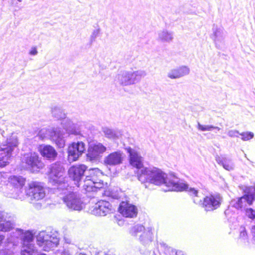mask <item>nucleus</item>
<instances>
[{
    "label": "nucleus",
    "mask_w": 255,
    "mask_h": 255,
    "mask_svg": "<svg viewBox=\"0 0 255 255\" xmlns=\"http://www.w3.org/2000/svg\"><path fill=\"white\" fill-rule=\"evenodd\" d=\"M138 179L146 186V184H152L157 186L165 185L171 190L182 191L188 189L185 183L175 182L161 169L153 167L149 169L145 167L137 174Z\"/></svg>",
    "instance_id": "nucleus-1"
},
{
    "label": "nucleus",
    "mask_w": 255,
    "mask_h": 255,
    "mask_svg": "<svg viewBox=\"0 0 255 255\" xmlns=\"http://www.w3.org/2000/svg\"><path fill=\"white\" fill-rule=\"evenodd\" d=\"M21 165L24 169L32 173H37L45 166L41 158L35 152L24 153L21 160Z\"/></svg>",
    "instance_id": "nucleus-2"
},
{
    "label": "nucleus",
    "mask_w": 255,
    "mask_h": 255,
    "mask_svg": "<svg viewBox=\"0 0 255 255\" xmlns=\"http://www.w3.org/2000/svg\"><path fill=\"white\" fill-rule=\"evenodd\" d=\"M25 194L32 202H37L43 199L46 196L44 184L38 181H30L25 189Z\"/></svg>",
    "instance_id": "nucleus-3"
},
{
    "label": "nucleus",
    "mask_w": 255,
    "mask_h": 255,
    "mask_svg": "<svg viewBox=\"0 0 255 255\" xmlns=\"http://www.w3.org/2000/svg\"><path fill=\"white\" fill-rule=\"evenodd\" d=\"M17 146L15 139H7L4 144H0V151H3L0 154V168H3L9 164L8 158L11 156L14 148Z\"/></svg>",
    "instance_id": "nucleus-4"
},
{
    "label": "nucleus",
    "mask_w": 255,
    "mask_h": 255,
    "mask_svg": "<svg viewBox=\"0 0 255 255\" xmlns=\"http://www.w3.org/2000/svg\"><path fill=\"white\" fill-rule=\"evenodd\" d=\"M244 193L241 197L237 198L234 203V207L237 209L246 208L248 206L252 205L255 200V193L253 192L252 187H246L243 189Z\"/></svg>",
    "instance_id": "nucleus-5"
},
{
    "label": "nucleus",
    "mask_w": 255,
    "mask_h": 255,
    "mask_svg": "<svg viewBox=\"0 0 255 255\" xmlns=\"http://www.w3.org/2000/svg\"><path fill=\"white\" fill-rule=\"evenodd\" d=\"M222 200L219 194H211L203 198L201 205L206 212L213 211L220 207Z\"/></svg>",
    "instance_id": "nucleus-6"
},
{
    "label": "nucleus",
    "mask_w": 255,
    "mask_h": 255,
    "mask_svg": "<svg viewBox=\"0 0 255 255\" xmlns=\"http://www.w3.org/2000/svg\"><path fill=\"white\" fill-rule=\"evenodd\" d=\"M86 147L82 141L73 142L69 145L68 148V157L71 161H75L85 152Z\"/></svg>",
    "instance_id": "nucleus-7"
},
{
    "label": "nucleus",
    "mask_w": 255,
    "mask_h": 255,
    "mask_svg": "<svg viewBox=\"0 0 255 255\" xmlns=\"http://www.w3.org/2000/svg\"><path fill=\"white\" fill-rule=\"evenodd\" d=\"M113 210L112 205L108 201L101 200L98 201L91 210L93 215L97 216H105Z\"/></svg>",
    "instance_id": "nucleus-8"
},
{
    "label": "nucleus",
    "mask_w": 255,
    "mask_h": 255,
    "mask_svg": "<svg viewBox=\"0 0 255 255\" xmlns=\"http://www.w3.org/2000/svg\"><path fill=\"white\" fill-rule=\"evenodd\" d=\"M87 169L84 164H75L71 166L68 170L69 177L79 184Z\"/></svg>",
    "instance_id": "nucleus-9"
},
{
    "label": "nucleus",
    "mask_w": 255,
    "mask_h": 255,
    "mask_svg": "<svg viewBox=\"0 0 255 255\" xmlns=\"http://www.w3.org/2000/svg\"><path fill=\"white\" fill-rule=\"evenodd\" d=\"M63 200L66 206L72 210L80 211L82 209V202L80 198L74 192L66 194Z\"/></svg>",
    "instance_id": "nucleus-10"
},
{
    "label": "nucleus",
    "mask_w": 255,
    "mask_h": 255,
    "mask_svg": "<svg viewBox=\"0 0 255 255\" xmlns=\"http://www.w3.org/2000/svg\"><path fill=\"white\" fill-rule=\"evenodd\" d=\"M64 168L57 162L50 165L47 175L50 182L53 183L59 182L64 173Z\"/></svg>",
    "instance_id": "nucleus-11"
},
{
    "label": "nucleus",
    "mask_w": 255,
    "mask_h": 255,
    "mask_svg": "<svg viewBox=\"0 0 255 255\" xmlns=\"http://www.w3.org/2000/svg\"><path fill=\"white\" fill-rule=\"evenodd\" d=\"M118 210L125 218H132L135 217L137 214V209L136 206L128 201H122Z\"/></svg>",
    "instance_id": "nucleus-12"
},
{
    "label": "nucleus",
    "mask_w": 255,
    "mask_h": 255,
    "mask_svg": "<svg viewBox=\"0 0 255 255\" xmlns=\"http://www.w3.org/2000/svg\"><path fill=\"white\" fill-rule=\"evenodd\" d=\"M38 151L44 158L54 161L57 157L58 153L55 148L49 144H40L38 147Z\"/></svg>",
    "instance_id": "nucleus-13"
},
{
    "label": "nucleus",
    "mask_w": 255,
    "mask_h": 255,
    "mask_svg": "<svg viewBox=\"0 0 255 255\" xmlns=\"http://www.w3.org/2000/svg\"><path fill=\"white\" fill-rule=\"evenodd\" d=\"M106 147L101 143L90 145L86 154L87 158L90 161H93L99 157L100 154L104 152Z\"/></svg>",
    "instance_id": "nucleus-14"
},
{
    "label": "nucleus",
    "mask_w": 255,
    "mask_h": 255,
    "mask_svg": "<svg viewBox=\"0 0 255 255\" xmlns=\"http://www.w3.org/2000/svg\"><path fill=\"white\" fill-rule=\"evenodd\" d=\"M102 175V172L98 168H91L88 170V174L86 176L84 180L83 188H91L89 186L91 184H93L94 181L99 180V178Z\"/></svg>",
    "instance_id": "nucleus-15"
},
{
    "label": "nucleus",
    "mask_w": 255,
    "mask_h": 255,
    "mask_svg": "<svg viewBox=\"0 0 255 255\" xmlns=\"http://www.w3.org/2000/svg\"><path fill=\"white\" fill-rule=\"evenodd\" d=\"M127 152L129 153V163L133 167L137 169H141L143 167L142 158L137 152L134 151L131 147L126 148Z\"/></svg>",
    "instance_id": "nucleus-16"
},
{
    "label": "nucleus",
    "mask_w": 255,
    "mask_h": 255,
    "mask_svg": "<svg viewBox=\"0 0 255 255\" xmlns=\"http://www.w3.org/2000/svg\"><path fill=\"white\" fill-rule=\"evenodd\" d=\"M123 157L120 151H114L108 155L104 159V163L107 165L115 166L122 163Z\"/></svg>",
    "instance_id": "nucleus-17"
},
{
    "label": "nucleus",
    "mask_w": 255,
    "mask_h": 255,
    "mask_svg": "<svg viewBox=\"0 0 255 255\" xmlns=\"http://www.w3.org/2000/svg\"><path fill=\"white\" fill-rule=\"evenodd\" d=\"M137 76L135 72H126L119 76V79L121 85L126 86L134 84Z\"/></svg>",
    "instance_id": "nucleus-18"
},
{
    "label": "nucleus",
    "mask_w": 255,
    "mask_h": 255,
    "mask_svg": "<svg viewBox=\"0 0 255 255\" xmlns=\"http://www.w3.org/2000/svg\"><path fill=\"white\" fill-rule=\"evenodd\" d=\"M189 72L188 68L186 66H182L172 70L168 74V77L171 79H176L188 74Z\"/></svg>",
    "instance_id": "nucleus-19"
},
{
    "label": "nucleus",
    "mask_w": 255,
    "mask_h": 255,
    "mask_svg": "<svg viewBox=\"0 0 255 255\" xmlns=\"http://www.w3.org/2000/svg\"><path fill=\"white\" fill-rule=\"evenodd\" d=\"M143 231V234L140 236L141 241L147 240L151 241L153 239V233L150 229L145 230L142 226H138L134 228V233L136 234L138 232Z\"/></svg>",
    "instance_id": "nucleus-20"
},
{
    "label": "nucleus",
    "mask_w": 255,
    "mask_h": 255,
    "mask_svg": "<svg viewBox=\"0 0 255 255\" xmlns=\"http://www.w3.org/2000/svg\"><path fill=\"white\" fill-rule=\"evenodd\" d=\"M89 186L91 187V189L89 188L83 189L86 193L96 192L98 189H105L108 187V183H104L103 181L99 180L94 181L93 184H91Z\"/></svg>",
    "instance_id": "nucleus-21"
},
{
    "label": "nucleus",
    "mask_w": 255,
    "mask_h": 255,
    "mask_svg": "<svg viewBox=\"0 0 255 255\" xmlns=\"http://www.w3.org/2000/svg\"><path fill=\"white\" fill-rule=\"evenodd\" d=\"M26 179L22 176H11L9 178L10 185L14 188H22L25 183Z\"/></svg>",
    "instance_id": "nucleus-22"
},
{
    "label": "nucleus",
    "mask_w": 255,
    "mask_h": 255,
    "mask_svg": "<svg viewBox=\"0 0 255 255\" xmlns=\"http://www.w3.org/2000/svg\"><path fill=\"white\" fill-rule=\"evenodd\" d=\"M59 243V240L58 238L52 236H48L46 245L44 246V251H48L51 249L58 246Z\"/></svg>",
    "instance_id": "nucleus-23"
},
{
    "label": "nucleus",
    "mask_w": 255,
    "mask_h": 255,
    "mask_svg": "<svg viewBox=\"0 0 255 255\" xmlns=\"http://www.w3.org/2000/svg\"><path fill=\"white\" fill-rule=\"evenodd\" d=\"M48 236V235L39 234L37 237V244L39 246L42 247L43 250H44V246L46 245V241H47Z\"/></svg>",
    "instance_id": "nucleus-24"
},
{
    "label": "nucleus",
    "mask_w": 255,
    "mask_h": 255,
    "mask_svg": "<svg viewBox=\"0 0 255 255\" xmlns=\"http://www.w3.org/2000/svg\"><path fill=\"white\" fill-rule=\"evenodd\" d=\"M216 161L217 162L222 164L224 168L227 170H230L233 169V166L229 161L225 158H221L220 157H217Z\"/></svg>",
    "instance_id": "nucleus-25"
},
{
    "label": "nucleus",
    "mask_w": 255,
    "mask_h": 255,
    "mask_svg": "<svg viewBox=\"0 0 255 255\" xmlns=\"http://www.w3.org/2000/svg\"><path fill=\"white\" fill-rule=\"evenodd\" d=\"M238 239L241 241L248 239V231L244 226H241L240 228Z\"/></svg>",
    "instance_id": "nucleus-26"
},
{
    "label": "nucleus",
    "mask_w": 255,
    "mask_h": 255,
    "mask_svg": "<svg viewBox=\"0 0 255 255\" xmlns=\"http://www.w3.org/2000/svg\"><path fill=\"white\" fill-rule=\"evenodd\" d=\"M34 239V236L32 232L26 231L24 232L22 238L23 244L29 243L33 241Z\"/></svg>",
    "instance_id": "nucleus-27"
},
{
    "label": "nucleus",
    "mask_w": 255,
    "mask_h": 255,
    "mask_svg": "<svg viewBox=\"0 0 255 255\" xmlns=\"http://www.w3.org/2000/svg\"><path fill=\"white\" fill-rule=\"evenodd\" d=\"M13 228L12 224L10 221H6L0 224V231L6 232L10 231Z\"/></svg>",
    "instance_id": "nucleus-28"
},
{
    "label": "nucleus",
    "mask_w": 255,
    "mask_h": 255,
    "mask_svg": "<svg viewBox=\"0 0 255 255\" xmlns=\"http://www.w3.org/2000/svg\"><path fill=\"white\" fill-rule=\"evenodd\" d=\"M241 139L244 141L250 140L254 137V134L251 131L243 132L240 133Z\"/></svg>",
    "instance_id": "nucleus-29"
},
{
    "label": "nucleus",
    "mask_w": 255,
    "mask_h": 255,
    "mask_svg": "<svg viewBox=\"0 0 255 255\" xmlns=\"http://www.w3.org/2000/svg\"><path fill=\"white\" fill-rule=\"evenodd\" d=\"M198 128L201 131H210L214 129H217L218 130L220 129L218 127L213 126H204L200 124L199 123L198 124Z\"/></svg>",
    "instance_id": "nucleus-30"
},
{
    "label": "nucleus",
    "mask_w": 255,
    "mask_h": 255,
    "mask_svg": "<svg viewBox=\"0 0 255 255\" xmlns=\"http://www.w3.org/2000/svg\"><path fill=\"white\" fill-rule=\"evenodd\" d=\"M246 215L252 220L255 219V210L252 208H248L246 210Z\"/></svg>",
    "instance_id": "nucleus-31"
},
{
    "label": "nucleus",
    "mask_w": 255,
    "mask_h": 255,
    "mask_svg": "<svg viewBox=\"0 0 255 255\" xmlns=\"http://www.w3.org/2000/svg\"><path fill=\"white\" fill-rule=\"evenodd\" d=\"M103 195L104 196L110 197L113 199H116L117 198L116 195L114 194V193L111 191L110 189H106L103 193Z\"/></svg>",
    "instance_id": "nucleus-32"
},
{
    "label": "nucleus",
    "mask_w": 255,
    "mask_h": 255,
    "mask_svg": "<svg viewBox=\"0 0 255 255\" xmlns=\"http://www.w3.org/2000/svg\"><path fill=\"white\" fill-rule=\"evenodd\" d=\"M250 234L252 237V242L255 246V224L252 226L250 228Z\"/></svg>",
    "instance_id": "nucleus-33"
},
{
    "label": "nucleus",
    "mask_w": 255,
    "mask_h": 255,
    "mask_svg": "<svg viewBox=\"0 0 255 255\" xmlns=\"http://www.w3.org/2000/svg\"><path fill=\"white\" fill-rule=\"evenodd\" d=\"M161 40L163 41H168L172 38L171 34L168 32H163L161 37Z\"/></svg>",
    "instance_id": "nucleus-34"
},
{
    "label": "nucleus",
    "mask_w": 255,
    "mask_h": 255,
    "mask_svg": "<svg viewBox=\"0 0 255 255\" xmlns=\"http://www.w3.org/2000/svg\"><path fill=\"white\" fill-rule=\"evenodd\" d=\"M23 255H46L43 253H38L37 251L32 250L30 251H24Z\"/></svg>",
    "instance_id": "nucleus-35"
},
{
    "label": "nucleus",
    "mask_w": 255,
    "mask_h": 255,
    "mask_svg": "<svg viewBox=\"0 0 255 255\" xmlns=\"http://www.w3.org/2000/svg\"><path fill=\"white\" fill-rule=\"evenodd\" d=\"M189 194L190 196L193 197H197L198 191L195 188H190L188 190Z\"/></svg>",
    "instance_id": "nucleus-36"
},
{
    "label": "nucleus",
    "mask_w": 255,
    "mask_h": 255,
    "mask_svg": "<svg viewBox=\"0 0 255 255\" xmlns=\"http://www.w3.org/2000/svg\"><path fill=\"white\" fill-rule=\"evenodd\" d=\"M37 53V49L36 47H33L29 51V54L32 55H35Z\"/></svg>",
    "instance_id": "nucleus-37"
},
{
    "label": "nucleus",
    "mask_w": 255,
    "mask_h": 255,
    "mask_svg": "<svg viewBox=\"0 0 255 255\" xmlns=\"http://www.w3.org/2000/svg\"><path fill=\"white\" fill-rule=\"evenodd\" d=\"M4 220V215L2 212L0 211V222L3 221Z\"/></svg>",
    "instance_id": "nucleus-38"
},
{
    "label": "nucleus",
    "mask_w": 255,
    "mask_h": 255,
    "mask_svg": "<svg viewBox=\"0 0 255 255\" xmlns=\"http://www.w3.org/2000/svg\"><path fill=\"white\" fill-rule=\"evenodd\" d=\"M4 238H5V237L4 235L0 234V247L3 243Z\"/></svg>",
    "instance_id": "nucleus-39"
},
{
    "label": "nucleus",
    "mask_w": 255,
    "mask_h": 255,
    "mask_svg": "<svg viewBox=\"0 0 255 255\" xmlns=\"http://www.w3.org/2000/svg\"><path fill=\"white\" fill-rule=\"evenodd\" d=\"M176 255H185V254L180 250H178L176 252Z\"/></svg>",
    "instance_id": "nucleus-40"
},
{
    "label": "nucleus",
    "mask_w": 255,
    "mask_h": 255,
    "mask_svg": "<svg viewBox=\"0 0 255 255\" xmlns=\"http://www.w3.org/2000/svg\"><path fill=\"white\" fill-rule=\"evenodd\" d=\"M85 255V254H84L80 253V254H79V255Z\"/></svg>",
    "instance_id": "nucleus-41"
},
{
    "label": "nucleus",
    "mask_w": 255,
    "mask_h": 255,
    "mask_svg": "<svg viewBox=\"0 0 255 255\" xmlns=\"http://www.w3.org/2000/svg\"><path fill=\"white\" fill-rule=\"evenodd\" d=\"M101 255H107L106 254H103Z\"/></svg>",
    "instance_id": "nucleus-42"
},
{
    "label": "nucleus",
    "mask_w": 255,
    "mask_h": 255,
    "mask_svg": "<svg viewBox=\"0 0 255 255\" xmlns=\"http://www.w3.org/2000/svg\"><path fill=\"white\" fill-rule=\"evenodd\" d=\"M0 176H2L1 173H0Z\"/></svg>",
    "instance_id": "nucleus-43"
}]
</instances>
